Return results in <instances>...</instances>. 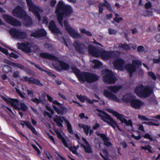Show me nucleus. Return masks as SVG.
<instances>
[{
    "label": "nucleus",
    "instance_id": "obj_62",
    "mask_svg": "<svg viewBox=\"0 0 160 160\" xmlns=\"http://www.w3.org/2000/svg\"><path fill=\"white\" fill-rule=\"evenodd\" d=\"M1 77L2 78L3 80L7 79L9 81L10 80V78L5 74L2 75Z\"/></svg>",
    "mask_w": 160,
    "mask_h": 160
},
{
    "label": "nucleus",
    "instance_id": "obj_53",
    "mask_svg": "<svg viewBox=\"0 0 160 160\" xmlns=\"http://www.w3.org/2000/svg\"><path fill=\"white\" fill-rule=\"evenodd\" d=\"M31 100L33 102L36 103L37 104H39V103L41 102L42 101V100L41 99H39L37 98L31 99Z\"/></svg>",
    "mask_w": 160,
    "mask_h": 160
},
{
    "label": "nucleus",
    "instance_id": "obj_51",
    "mask_svg": "<svg viewBox=\"0 0 160 160\" xmlns=\"http://www.w3.org/2000/svg\"><path fill=\"white\" fill-rule=\"evenodd\" d=\"M20 74L18 71H16L13 72V77L14 78H17L20 77Z\"/></svg>",
    "mask_w": 160,
    "mask_h": 160
},
{
    "label": "nucleus",
    "instance_id": "obj_37",
    "mask_svg": "<svg viewBox=\"0 0 160 160\" xmlns=\"http://www.w3.org/2000/svg\"><path fill=\"white\" fill-rule=\"evenodd\" d=\"M80 31L81 33H83L86 34L87 35L90 36L92 35V33L88 31L84 28H81Z\"/></svg>",
    "mask_w": 160,
    "mask_h": 160
},
{
    "label": "nucleus",
    "instance_id": "obj_42",
    "mask_svg": "<svg viewBox=\"0 0 160 160\" xmlns=\"http://www.w3.org/2000/svg\"><path fill=\"white\" fill-rule=\"evenodd\" d=\"M142 137L146 139H148L151 141L153 140V139L151 135L149 133H145Z\"/></svg>",
    "mask_w": 160,
    "mask_h": 160
},
{
    "label": "nucleus",
    "instance_id": "obj_30",
    "mask_svg": "<svg viewBox=\"0 0 160 160\" xmlns=\"http://www.w3.org/2000/svg\"><path fill=\"white\" fill-rule=\"evenodd\" d=\"M56 134L58 137L61 139L64 145L66 147L69 148L70 147L67 144V143L65 139L63 138L61 134L58 131L56 132Z\"/></svg>",
    "mask_w": 160,
    "mask_h": 160
},
{
    "label": "nucleus",
    "instance_id": "obj_10",
    "mask_svg": "<svg viewBox=\"0 0 160 160\" xmlns=\"http://www.w3.org/2000/svg\"><path fill=\"white\" fill-rule=\"evenodd\" d=\"M107 111L109 112L112 113L118 119H119L122 123H124L127 126H130L131 130H132L134 129L131 120H127L126 119V118H128L119 113L117 112H115L111 109H107Z\"/></svg>",
    "mask_w": 160,
    "mask_h": 160
},
{
    "label": "nucleus",
    "instance_id": "obj_57",
    "mask_svg": "<svg viewBox=\"0 0 160 160\" xmlns=\"http://www.w3.org/2000/svg\"><path fill=\"white\" fill-rule=\"evenodd\" d=\"M9 56L10 57H13L15 58H17L18 57V55L13 52H11L9 54Z\"/></svg>",
    "mask_w": 160,
    "mask_h": 160
},
{
    "label": "nucleus",
    "instance_id": "obj_6",
    "mask_svg": "<svg viewBox=\"0 0 160 160\" xmlns=\"http://www.w3.org/2000/svg\"><path fill=\"white\" fill-rule=\"evenodd\" d=\"M12 14L15 17L23 20V23L27 26L31 25L32 22L30 17L28 16L25 11L20 6H17L12 11Z\"/></svg>",
    "mask_w": 160,
    "mask_h": 160
},
{
    "label": "nucleus",
    "instance_id": "obj_21",
    "mask_svg": "<svg viewBox=\"0 0 160 160\" xmlns=\"http://www.w3.org/2000/svg\"><path fill=\"white\" fill-rule=\"evenodd\" d=\"M82 139L84 142V144H81V145L84 149L85 152L88 153H92L93 152L92 149L88 142L84 138H82Z\"/></svg>",
    "mask_w": 160,
    "mask_h": 160
},
{
    "label": "nucleus",
    "instance_id": "obj_15",
    "mask_svg": "<svg viewBox=\"0 0 160 160\" xmlns=\"http://www.w3.org/2000/svg\"><path fill=\"white\" fill-rule=\"evenodd\" d=\"M64 24L67 31L72 37L74 38H81V35L73 28L70 26L68 23L67 21L65 20L64 21Z\"/></svg>",
    "mask_w": 160,
    "mask_h": 160
},
{
    "label": "nucleus",
    "instance_id": "obj_58",
    "mask_svg": "<svg viewBox=\"0 0 160 160\" xmlns=\"http://www.w3.org/2000/svg\"><path fill=\"white\" fill-rule=\"evenodd\" d=\"M29 78L28 77H23L20 78V80L22 82H28Z\"/></svg>",
    "mask_w": 160,
    "mask_h": 160
},
{
    "label": "nucleus",
    "instance_id": "obj_59",
    "mask_svg": "<svg viewBox=\"0 0 160 160\" xmlns=\"http://www.w3.org/2000/svg\"><path fill=\"white\" fill-rule=\"evenodd\" d=\"M32 146L33 148H34L37 151L38 155H40L41 152L38 148L35 145H32Z\"/></svg>",
    "mask_w": 160,
    "mask_h": 160
},
{
    "label": "nucleus",
    "instance_id": "obj_61",
    "mask_svg": "<svg viewBox=\"0 0 160 160\" xmlns=\"http://www.w3.org/2000/svg\"><path fill=\"white\" fill-rule=\"evenodd\" d=\"M138 129L142 132H144L145 130L143 126L141 124H139L138 126Z\"/></svg>",
    "mask_w": 160,
    "mask_h": 160
},
{
    "label": "nucleus",
    "instance_id": "obj_18",
    "mask_svg": "<svg viewBox=\"0 0 160 160\" xmlns=\"http://www.w3.org/2000/svg\"><path fill=\"white\" fill-rule=\"evenodd\" d=\"M27 41L28 42H26L18 43L16 44L18 48L26 52H31V46L32 43L30 42L29 39H28Z\"/></svg>",
    "mask_w": 160,
    "mask_h": 160
},
{
    "label": "nucleus",
    "instance_id": "obj_16",
    "mask_svg": "<svg viewBox=\"0 0 160 160\" xmlns=\"http://www.w3.org/2000/svg\"><path fill=\"white\" fill-rule=\"evenodd\" d=\"M73 45L76 51L80 54H84L87 49V46L79 41H75Z\"/></svg>",
    "mask_w": 160,
    "mask_h": 160
},
{
    "label": "nucleus",
    "instance_id": "obj_38",
    "mask_svg": "<svg viewBox=\"0 0 160 160\" xmlns=\"http://www.w3.org/2000/svg\"><path fill=\"white\" fill-rule=\"evenodd\" d=\"M143 14L144 16L151 17L152 16V13L151 11L146 10L143 12Z\"/></svg>",
    "mask_w": 160,
    "mask_h": 160
},
{
    "label": "nucleus",
    "instance_id": "obj_31",
    "mask_svg": "<svg viewBox=\"0 0 160 160\" xmlns=\"http://www.w3.org/2000/svg\"><path fill=\"white\" fill-rule=\"evenodd\" d=\"M24 123L31 130L33 133L36 135H37V132L35 129V128L32 126L31 123L30 122L28 121H25Z\"/></svg>",
    "mask_w": 160,
    "mask_h": 160
},
{
    "label": "nucleus",
    "instance_id": "obj_24",
    "mask_svg": "<svg viewBox=\"0 0 160 160\" xmlns=\"http://www.w3.org/2000/svg\"><path fill=\"white\" fill-rule=\"evenodd\" d=\"M53 108L58 114L63 115L67 112L68 110L66 108L63 107L61 104L59 106V108L57 107L55 105L53 106Z\"/></svg>",
    "mask_w": 160,
    "mask_h": 160
},
{
    "label": "nucleus",
    "instance_id": "obj_35",
    "mask_svg": "<svg viewBox=\"0 0 160 160\" xmlns=\"http://www.w3.org/2000/svg\"><path fill=\"white\" fill-rule=\"evenodd\" d=\"M31 63L32 64L34 65L35 67L36 68H37L38 69L40 70H41V71H43V72H45L46 73H48L49 75H51V74H52L51 72H48L46 70L43 69V68H41L39 65L35 64L34 63L31 62Z\"/></svg>",
    "mask_w": 160,
    "mask_h": 160
},
{
    "label": "nucleus",
    "instance_id": "obj_7",
    "mask_svg": "<svg viewBox=\"0 0 160 160\" xmlns=\"http://www.w3.org/2000/svg\"><path fill=\"white\" fill-rule=\"evenodd\" d=\"M134 92L141 98H146L152 92V88L147 86H144L142 84H139L135 87Z\"/></svg>",
    "mask_w": 160,
    "mask_h": 160
},
{
    "label": "nucleus",
    "instance_id": "obj_14",
    "mask_svg": "<svg viewBox=\"0 0 160 160\" xmlns=\"http://www.w3.org/2000/svg\"><path fill=\"white\" fill-rule=\"evenodd\" d=\"M53 120L58 126L62 127L63 126L62 123L64 121L67 124V127L69 132L71 133H73V131L71 124L67 120L65 119L64 117L56 115L55 117L54 118Z\"/></svg>",
    "mask_w": 160,
    "mask_h": 160
},
{
    "label": "nucleus",
    "instance_id": "obj_54",
    "mask_svg": "<svg viewBox=\"0 0 160 160\" xmlns=\"http://www.w3.org/2000/svg\"><path fill=\"white\" fill-rule=\"evenodd\" d=\"M0 51L4 53L6 55L8 54V50L4 48H3L0 46Z\"/></svg>",
    "mask_w": 160,
    "mask_h": 160
},
{
    "label": "nucleus",
    "instance_id": "obj_27",
    "mask_svg": "<svg viewBox=\"0 0 160 160\" xmlns=\"http://www.w3.org/2000/svg\"><path fill=\"white\" fill-rule=\"evenodd\" d=\"M134 98L133 95L131 93H127L122 98V100L125 102H130Z\"/></svg>",
    "mask_w": 160,
    "mask_h": 160
},
{
    "label": "nucleus",
    "instance_id": "obj_44",
    "mask_svg": "<svg viewBox=\"0 0 160 160\" xmlns=\"http://www.w3.org/2000/svg\"><path fill=\"white\" fill-rule=\"evenodd\" d=\"M31 52H38L39 50V48L37 46L34 45L32 46V45L31 46Z\"/></svg>",
    "mask_w": 160,
    "mask_h": 160
},
{
    "label": "nucleus",
    "instance_id": "obj_11",
    "mask_svg": "<svg viewBox=\"0 0 160 160\" xmlns=\"http://www.w3.org/2000/svg\"><path fill=\"white\" fill-rule=\"evenodd\" d=\"M9 33L12 36L19 40L26 39L28 37L25 32L15 28L10 29Z\"/></svg>",
    "mask_w": 160,
    "mask_h": 160
},
{
    "label": "nucleus",
    "instance_id": "obj_36",
    "mask_svg": "<svg viewBox=\"0 0 160 160\" xmlns=\"http://www.w3.org/2000/svg\"><path fill=\"white\" fill-rule=\"evenodd\" d=\"M11 66L14 67L18 68L21 69H23L24 68V67L23 65L18 63L13 62L11 64Z\"/></svg>",
    "mask_w": 160,
    "mask_h": 160
},
{
    "label": "nucleus",
    "instance_id": "obj_33",
    "mask_svg": "<svg viewBox=\"0 0 160 160\" xmlns=\"http://www.w3.org/2000/svg\"><path fill=\"white\" fill-rule=\"evenodd\" d=\"M92 62L94 64V68H101L102 66V64L101 62L97 60H94L92 61Z\"/></svg>",
    "mask_w": 160,
    "mask_h": 160
},
{
    "label": "nucleus",
    "instance_id": "obj_28",
    "mask_svg": "<svg viewBox=\"0 0 160 160\" xmlns=\"http://www.w3.org/2000/svg\"><path fill=\"white\" fill-rule=\"evenodd\" d=\"M9 103H10L12 106L18 111L20 110V108L18 107L19 105L18 101L17 99H12L10 98L9 100Z\"/></svg>",
    "mask_w": 160,
    "mask_h": 160
},
{
    "label": "nucleus",
    "instance_id": "obj_3",
    "mask_svg": "<svg viewBox=\"0 0 160 160\" xmlns=\"http://www.w3.org/2000/svg\"><path fill=\"white\" fill-rule=\"evenodd\" d=\"M72 11V9L70 5H65L62 2L60 1L58 4L55 13L57 14V18L58 22L63 27L62 20L65 15L68 16Z\"/></svg>",
    "mask_w": 160,
    "mask_h": 160
},
{
    "label": "nucleus",
    "instance_id": "obj_29",
    "mask_svg": "<svg viewBox=\"0 0 160 160\" xmlns=\"http://www.w3.org/2000/svg\"><path fill=\"white\" fill-rule=\"evenodd\" d=\"M28 82L31 84H35L39 86H42L43 85L40 83V81L37 79L30 77L29 78Z\"/></svg>",
    "mask_w": 160,
    "mask_h": 160
},
{
    "label": "nucleus",
    "instance_id": "obj_50",
    "mask_svg": "<svg viewBox=\"0 0 160 160\" xmlns=\"http://www.w3.org/2000/svg\"><path fill=\"white\" fill-rule=\"evenodd\" d=\"M67 144L70 147L68 148H69V149L71 150V151L74 154H77V150L76 149V148H75V147L74 146H73V147H71L70 144H68L67 143Z\"/></svg>",
    "mask_w": 160,
    "mask_h": 160
},
{
    "label": "nucleus",
    "instance_id": "obj_19",
    "mask_svg": "<svg viewBox=\"0 0 160 160\" xmlns=\"http://www.w3.org/2000/svg\"><path fill=\"white\" fill-rule=\"evenodd\" d=\"M131 106L135 109H139L144 105V103L141 101L133 98L130 103Z\"/></svg>",
    "mask_w": 160,
    "mask_h": 160
},
{
    "label": "nucleus",
    "instance_id": "obj_4",
    "mask_svg": "<svg viewBox=\"0 0 160 160\" xmlns=\"http://www.w3.org/2000/svg\"><path fill=\"white\" fill-rule=\"evenodd\" d=\"M71 69L79 80L82 81H86L91 83L98 80L99 78V77L96 74L89 72H84L81 74L80 71L75 67H72Z\"/></svg>",
    "mask_w": 160,
    "mask_h": 160
},
{
    "label": "nucleus",
    "instance_id": "obj_64",
    "mask_svg": "<svg viewBox=\"0 0 160 160\" xmlns=\"http://www.w3.org/2000/svg\"><path fill=\"white\" fill-rule=\"evenodd\" d=\"M155 38L157 41L160 42V34H157L155 36Z\"/></svg>",
    "mask_w": 160,
    "mask_h": 160
},
{
    "label": "nucleus",
    "instance_id": "obj_34",
    "mask_svg": "<svg viewBox=\"0 0 160 160\" xmlns=\"http://www.w3.org/2000/svg\"><path fill=\"white\" fill-rule=\"evenodd\" d=\"M2 71L5 73H8L9 72H11L12 71L11 67L7 65L3 66Z\"/></svg>",
    "mask_w": 160,
    "mask_h": 160
},
{
    "label": "nucleus",
    "instance_id": "obj_26",
    "mask_svg": "<svg viewBox=\"0 0 160 160\" xmlns=\"http://www.w3.org/2000/svg\"><path fill=\"white\" fill-rule=\"evenodd\" d=\"M122 87L121 85L120 86H109L107 87V88L111 92L116 93H118L119 90L121 89Z\"/></svg>",
    "mask_w": 160,
    "mask_h": 160
},
{
    "label": "nucleus",
    "instance_id": "obj_2",
    "mask_svg": "<svg viewBox=\"0 0 160 160\" xmlns=\"http://www.w3.org/2000/svg\"><path fill=\"white\" fill-rule=\"evenodd\" d=\"M88 51L92 56L96 57H100L105 60H107L112 58L114 54L113 51H108L102 49H98L91 45L88 46Z\"/></svg>",
    "mask_w": 160,
    "mask_h": 160
},
{
    "label": "nucleus",
    "instance_id": "obj_55",
    "mask_svg": "<svg viewBox=\"0 0 160 160\" xmlns=\"http://www.w3.org/2000/svg\"><path fill=\"white\" fill-rule=\"evenodd\" d=\"M108 31L109 33L110 34H114L117 32V31L116 30L112 28H109Z\"/></svg>",
    "mask_w": 160,
    "mask_h": 160
},
{
    "label": "nucleus",
    "instance_id": "obj_46",
    "mask_svg": "<svg viewBox=\"0 0 160 160\" xmlns=\"http://www.w3.org/2000/svg\"><path fill=\"white\" fill-rule=\"evenodd\" d=\"M20 105L21 107V109H20V110L21 109L23 111H25L27 109L28 107L23 103H21Z\"/></svg>",
    "mask_w": 160,
    "mask_h": 160
},
{
    "label": "nucleus",
    "instance_id": "obj_9",
    "mask_svg": "<svg viewBox=\"0 0 160 160\" xmlns=\"http://www.w3.org/2000/svg\"><path fill=\"white\" fill-rule=\"evenodd\" d=\"M99 112L98 113V116L101 117V119L105 122L110 125L114 128H117L120 131L122 130L119 128L116 122L107 113L103 111L98 110Z\"/></svg>",
    "mask_w": 160,
    "mask_h": 160
},
{
    "label": "nucleus",
    "instance_id": "obj_52",
    "mask_svg": "<svg viewBox=\"0 0 160 160\" xmlns=\"http://www.w3.org/2000/svg\"><path fill=\"white\" fill-rule=\"evenodd\" d=\"M148 75L151 77L153 80H155L156 79V77L154 73L152 72H149Z\"/></svg>",
    "mask_w": 160,
    "mask_h": 160
},
{
    "label": "nucleus",
    "instance_id": "obj_1",
    "mask_svg": "<svg viewBox=\"0 0 160 160\" xmlns=\"http://www.w3.org/2000/svg\"><path fill=\"white\" fill-rule=\"evenodd\" d=\"M132 64H128L125 65V62L122 59L118 58L115 60L113 62V66L115 68L120 70H123L126 68L130 74V77L132 76V73L136 70V66L141 64V62L138 59L133 60Z\"/></svg>",
    "mask_w": 160,
    "mask_h": 160
},
{
    "label": "nucleus",
    "instance_id": "obj_22",
    "mask_svg": "<svg viewBox=\"0 0 160 160\" xmlns=\"http://www.w3.org/2000/svg\"><path fill=\"white\" fill-rule=\"evenodd\" d=\"M104 95L105 97L108 98L110 100H112L117 102H119L120 100L114 94L112 93L107 90H105L104 91Z\"/></svg>",
    "mask_w": 160,
    "mask_h": 160
},
{
    "label": "nucleus",
    "instance_id": "obj_12",
    "mask_svg": "<svg viewBox=\"0 0 160 160\" xmlns=\"http://www.w3.org/2000/svg\"><path fill=\"white\" fill-rule=\"evenodd\" d=\"M101 73L105 74L103 78L104 82L109 84H113L115 82V77L111 71L108 69H103Z\"/></svg>",
    "mask_w": 160,
    "mask_h": 160
},
{
    "label": "nucleus",
    "instance_id": "obj_32",
    "mask_svg": "<svg viewBox=\"0 0 160 160\" xmlns=\"http://www.w3.org/2000/svg\"><path fill=\"white\" fill-rule=\"evenodd\" d=\"M118 47L119 50H120L122 49L127 51L129 50V44L127 45L126 44H122L120 43L119 44Z\"/></svg>",
    "mask_w": 160,
    "mask_h": 160
},
{
    "label": "nucleus",
    "instance_id": "obj_40",
    "mask_svg": "<svg viewBox=\"0 0 160 160\" xmlns=\"http://www.w3.org/2000/svg\"><path fill=\"white\" fill-rule=\"evenodd\" d=\"M137 50L140 53L145 52H146L144 47L141 45L137 47Z\"/></svg>",
    "mask_w": 160,
    "mask_h": 160
},
{
    "label": "nucleus",
    "instance_id": "obj_13",
    "mask_svg": "<svg viewBox=\"0 0 160 160\" xmlns=\"http://www.w3.org/2000/svg\"><path fill=\"white\" fill-rule=\"evenodd\" d=\"M26 1L29 7V10L33 12L38 21H40V14L43 12L42 9L39 7L34 5L31 0H26Z\"/></svg>",
    "mask_w": 160,
    "mask_h": 160
},
{
    "label": "nucleus",
    "instance_id": "obj_39",
    "mask_svg": "<svg viewBox=\"0 0 160 160\" xmlns=\"http://www.w3.org/2000/svg\"><path fill=\"white\" fill-rule=\"evenodd\" d=\"M104 6L106 7L107 9L110 11H112L113 10L111 8V5L109 3H108L107 1L105 0L104 3H103Z\"/></svg>",
    "mask_w": 160,
    "mask_h": 160
},
{
    "label": "nucleus",
    "instance_id": "obj_47",
    "mask_svg": "<svg viewBox=\"0 0 160 160\" xmlns=\"http://www.w3.org/2000/svg\"><path fill=\"white\" fill-rule=\"evenodd\" d=\"M141 148L143 149H145L148 150L150 152L152 153V151L151 150V149L152 148V147L151 146L148 145L147 146L145 147L142 146L141 147Z\"/></svg>",
    "mask_w": 160,
    "mask_h": 160
},
{
    "label": "nucleus",
    "instance_id": "obj_56",
    "mask_svg": "<svg viewBox=\"0 0 160 160\" xmlns=\"http://www.w3.org/2000/svg\"><path fill=\"white\" fill-rule=\"evenodd\" d=\"M49 20L48 18L46 16H45L43 17V23L47 25L48 24Z\"/></svg>",
    "mask_w": 160,
    "mask_h": 160
},
{
    "label": "nucleus",
    "instance_id": "obj_17",
    "mask_svg": "<svg viewBox=\"0 0 160 160\" xmlns=\"http://www.w3.org/2000/svg\"><path fill=\"white\" fill-rule=\"evenodd\" d=\"M2 17L7 22L12 26H20L21 25L20 22L10 16L4 14Z\"/></svg>",
    "mask_w": 160,
    "mask_h": 160
},
{
    "label": "nucleus",
    "instance_id": "obj_41",
    "mask_svg": "<svg viewBox=\"0 0 160 160\" xmlns=\"http://www.w3.org/2000/svg\"><path fill=\"white\" fill-rule=\"evenodd\" d=\"M98 6L99 8V13L100 14H101L103 10V7L104 6V4L99 3L98 4Z\"/></svg>",
    "mask_w": 160,
    "mask_h": 160
},
{
    "label": "nucleus",
    "instance_id": "obj_20",
    "mask_svg": "<svg viewBox=\"0 0 160 160\" xmlns=\"http://www.w3.org/2000/svg\"><path fill=\"white\" fill-rule=\"evenodd\" d=\"M47 35L46 31L43 29H41L32 32L31 34V36L39 38L46 37Z\"/></svg>",
    "mask_w": 160,
    "mask_h": 160
},
{
    "label": "nucleus",
    "instance_id": "obj_49",
    "mask_svg": "<svg viewBox=\"0 0 160 160\" xmlns=\"http://www.w3.org/2000/svg\"><path fill=\"white\" fill-rule=\"evenodd\" d=\"M122 20V18L121 17L119 18H113V21H112L113 23H114V22H116L117 23H119L120 21Z\"/></svg>",
    "mask_w": 160,
    "mask_h": 160
},
{
    "label": "nucleus",
    "instance_id": "obj_25",
    "mask_svg": "<svg viewBox=\"0 0 160 160\" xmlns=\"http://www.w3.org/2000/svg\"><path fill=\"white\" fill-rule=\"evenodd\" d=\"M97 135L100 136L103 140L104 144L107 146H110L111 145V143L109 141V139L106 136L103 134L99 133L98 132H96Z\"/></svg>",
    "mask_w": 160,
    "mask_h": 160
},
{
    "label": "nucleus",
    "instance_id": "obj_60",
    "mask_svg": "<svg viewBox=\"0 0 160 160\" xmlns=\"http://www.w3.org/2000/svg\"><path fill=\"white\" fill-rule=\"evenodd\" d=\"M152 6V4L150 2L146 3L145 5V7L146 8H149Z\"/></svg>",
    "mask_w": 160,
    "mask_h": 160
},
{
    "label": "nucleus",
    "instance_id": "obj_43",
    "mask_svg": "<svg viewBox=\"0 0 160 160\" xmlns=\"http://www.w3.org/2000/svg\"><path fill=\"white\" fill-rule=\"evenodd\" d=\"M138 117L140 120L142 121H148L150 120V119L147 118L145 116H142L139 114L138 115Z\"/></svg>",
    "mask_w": 160,
    "mask_h": 160
},
{
    "label": "nucleus",
    "instance_id": "obj_5",
    "mask_svg": "<svg viewBox=\"0 0 160 160\" xmlns=\"http://www.w3.org/2000/svg\"><path fill=\"white\" fill-rule=\"evenodd\" d=\"M40 56L43 58H46L54 61H56V62L54 64V66L58 71H60V67L62 70H67L70 68L69 65L67 63L60 60L53 55L45 52H42L40 54Z\"/></svg>",
    "mask_w": 160,
    "mask_h": 160
},
{
    "label": "nucleus",
    "instance_id": "obj_48",
    "mask_svg": "<svg viewBox=\"0 0 160 160\" xmlns=\"http://www.w3.org/2000/svg\"><path fill=\"white\" fill-rule=\"evenodd\" d=\"M83 129L84 130L85 133L87 135H88V134L89 131L90 129V127L85 125L84 128H83Z\"/></svg>",
    "mask_w": 160,
    "mask_h": 160
},
{
    "label": "nucleus",
    "instance_id": "obj_8",
    "mask_svg": "<svg viewBox=\"0 0 160 160\" xmlns=\"http://www.w3.org/2000/svg\"><path fill=\"white\" fill-rule=\"evenodd\" d=\"M99 112L98 113V116L101 117V119L105 122L110 125L114 128H117L120 131L122 130L119 128L116 122L107 113L103 111L98 110Z\"/></svg>",
    "mask_w": 160,
    "mask_h": 160
},
{
    "label": "nucleus",
    "instance_id": "obj_23",
    "mask_svg": "<svg viewBox=\"0 0 160 160\" xmlns=\"http://www.w3.org/2000/svg\"><path fill=\"white\" fill-rule=\"evenodd\" d=\"M48 28L53 32L56 34H61V32L59 30L57 27L55 22L51 21L49 23Z\"/></svg>",
    "mask_w": 160,
    "mask_h": 160
},
{
    "label": "nucleus",
    "instance_id": "obj_45",
    "mask_svg": "<svg viewBox=\"0 0 160 160\" xmlns=\"http://www.w3.org/2000/svg\"><path fill=\"white\" fill-rule=\"evenodd\" d=\"M77 98L79 99L81 102H84L85 100L87 99V97L85 96H82L81 95H77Z\"/></svg>",
    "mask_w": 160,
    "mask_h": 160
},
{
    "label": "nucleus",
    "instance_id": "obj_63",
    "mask_svg": "<svg viewBox=\"0 0 160 160\" xmlns=\"http://www.w3.org/2000/svg\"><path fill=\"white\" fill-rule=\"evenodd\" d=\"M129 50L131 49V48L135 50L137 48V46L136 45H134L132 44H129Z\"/></svg>",
    "mask_w": 160,
    "mask_h": 160
}]
</instances>
